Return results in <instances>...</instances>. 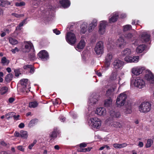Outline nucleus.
<instances>
[{
	"mask_svg": "<svg viewBox=\"0 0 154 154\" xmlns=\"http://www.w3.org/2000/svg\"><path fill=\"white\" fill-rule=\"evenodd\" d=\"M152 106V103L150 102H143L139 106V110L141 113H146L151 110Z\"/></svg>",
	"mask_w": 154,
	"mask_h": 154,
	"instance_id": "1",
	"label": "nucleus"
},
{
	"mask_svg": "<svg viewBox=\"0 0 154 154\" xmlns=\"http://www.w3.org/2000/svg\"><path fill=\"white\" fill-rule=\"evenodd\" d=\"M66 39L67 42L72 45L75 44L77 41L75 35L71 32H68L67 33L66 36Z\"/></svg>",
	"mask_w": 154,
	"mask_h": 154,
	"instance_id": "2",
	"label": "nucleus"
},
{
	"mask_svg": "<svg viewBox=\"0 0 154 154\" xmlns=\"http://www.w3.org/2000/svg\"><path fill=\"white\" fill-rule=\"evenodd\" d=\"M127 98V96L125 93L124 92L120 94L117 97L116 100V104L118 106H123Z\"/></svg>",
	"mask_w": 154,
	"mask_h": 154,
	"instance_id": "3",
	"label": "nucleus"
},
{
	"mask_svg": "<svg viewBox=\"0 0 154 154\" xmlns=\"http://www.w3.org/2000/svg\"><path fill=\"white\" fill-rule=\"evenodd\" d=\"M88 123L90 126L97 129L100 128L101 125V120L96 117L91 118Z\"/></svg>",
	"mask_w": 154,
	"mask_h": 154,
	"instance_id": "4",
	"label": "nucleus"
},
{
	"mask_svg": "<svg viewBox=\"0 0 154 154\" xmlns=\"http://www.w3.org/2000/svg\"><path fill=\"white\" fill-rule=\"evenodd\" d=\"M124 65V62L118 58H116L114 60L113 63V68L116 70L121 69Z\"/></svg>",
	"mask_w": 154,
	"mask_h": 154,
	"instance_id": "5",
	"label": "nucleus"
},
{
	"mask_svg": "<svg viewBox=\"0 0 154 154\" xmlns=\"http://www.w3.org/2000/svg\"><path fill=\"white\" fill-rule=\"evenodd\" d=\"M103 44L102 41H99L96 45L94 51L97 55L102 54L103 52Z\"/></svg>",
	"mask_w": 154,
	"mask_h": 154,
	"instance_id": "6",
	"label": "nucleus"
},
{
	"mask_svg": "<svg viewBox=\"0 0 154 154\" xmlns=\"http://www.w3.org/2000/svg\"><path fill=\"white\" fill-rule=\"evenodd\" d=\"M134 84L135 86L140 89L144 88L145 85L144 81L139 77L136 78Z\"/></svg>",
	"mask_w": 154,
	"mask_h": 154,
	"instance_id": "7",
	"label": "nucleus"
},
{
	"mask_svg": "<svg viewBox=\"0 0 154 154\" xmlns=\"http://www.w3.org/2000/svg\"><path fill=\"white\" fill-rule=\"evenodd\" d=\"M107 25V22L106 21L103 20L100 22L98 30L100 34L103 35L105 33Z\"/></svg>",
	"mask_w": 154,
	"mask_h": 154,
	"instance_id": "8",
	"label": "nucleus"
},
{
	"mask_svg": "<svg viewBox=\"0 0 154 154\" xmlns=\"http://www.w3.org/2000/svg\"><path fill=\"white\" fill-rule=\"evenodd\" d=\"M145 69V67L141 66L135 67L132 69L131 72L133 74L137 75L142 73Z\"/></svg>",
	"mask_w": 154,
	"mask_h": 154,
	"instance_id": "9",
	"label": "nucleus"
},
{
	"mask_svg": "<svg viewBox=\"0 0 154 154\" xmlns=\"http://www.w3.org/2000/svg\"><path fill=\"white\" fill-rule=\"evenodd\" d=\"M38 58H40L42 61H46L47 60L48 57V53L45 50L40 51L38 54Z\"/></svg>",
	"mask_w": 154,
	"mask_h": 154,
	"instance_id": "10",
	"label": "nucleus"
},
{
	"mask_svg": "<svg viewBox=\"0 0 154 154\" xmlns=\"http://www.w3.org/2000/svg\"><path fill=\"white\" fill-rule=\"evenodd\" d=\"M145 79L149 83H154V77L152 73L149 71L147 70L145 76Z\"/></svg>",
	"mask_w": 154,
	"mask_h": 154,
	"instance_id": "11",
	"label": "nucleus"
},
{
	"mask_svg": "<svg viewBox=\"0 0 154 154\" xmlns=\"http://www.w3.org/2000/svg\"><path fill=\"white\" fill-rule=\"evenodd\" d=\"M25 49L23 50V51L24 53H28L31 50H32L34 51V47L32 44L31 42H26V43L25 46Z\"/></svg>",
	"mask_w": 154,
	"mask_h": 154,
	"instance_id": "12",
	"label": "nucleus"
},
{
	"mask_svg": "<svg viewBox=\"0 0 154 154\" xmlns=\"http://www.w3.org/2000/svg\"><path fill=\"white\" fill-rule=\"evenodd\" d=\"M28 81V79H22L20 81V84L21 85V87L20 89V91L21 92H27L26 87Z\"/></svg>",
	"mask_w": 154,
	"mask_h": 154,
	"instance_id": "13",
	"label": "nucleus"
},
{
	"mask_svg": "<svg viewBox=\"0 0 154 154\" xmlns=\"http://www.w3.org/2000/svg\"><path fill=\"white\" fill-rule=\"evenodd\" d=\"M117 85L115 84L111 88L108 89L106 92V95L108 97L111 98L114 95V91L115 89L116 88Z\"/></svg>",
	"mask_w": 154,
	"mask_h": 154,
	"instance_id": "14",
	"label": "nucleus"
},
{
	"mask_svg": "<svg viewBox=\"0 0 154 154\" xmlns=\"http://www.w3.org/2000/svg\"><path fill=\"white\" fill-rule=\"evenodd\" d=\"M112 57V54L111 53H108L106 56L105 64L106 67H108L109 66Z\"/></svg>",
	"mask_w": 154,
	"mask_h": 154,
	"instance_id": "15",
	"label": "nucleus"
},
{
	"mask_svg": "<svg viewBox=\"0 0 154 154\" xmlns=\"http://www.w3.org/2000/svg\"><path fill=\"white\" fill-rule=\"evenodd\" d=\"M150 34L147 32H142L141 35V39L143 42H149L150 39Z\"/></svg>",
	"mask_w": 154,
	"mask_h": 154,
	"instance_id": "16",
	"label": "nucleus"
},
{
	"mask_svg": "<svg viewBox=\"0 0 154 154\" xmlns=\"http://www.w3.org/2000/svg\"><path fill=\"white\" fill-rule=\"evenodd\" d=\"M85 45L86 43L85 40L84 39H82L75 47V49L76 50L80 51V50L83 49L84 48Z\"/></svg>",
	"mask_w": 154,
	"mask_h": 154,
	"instance_id": "17",
	"label": "nucleus"
},
{
	"mask_svg": "<svg viewBox=\"0 0 154 154\" xmlns=\"http://www.w3.org/2000/svg\"><path fill=\"white\" fill-rule=\"evenodd\" d=\"M96 113L100 116H104L106 114V110L104 108L99 107L96 109Z\"/></svg>",
	"mask_w": 154,
	"mask_h": 154,
	"instance_id": "18",
	"label": "nucleus"
},
{
	"mask_svg": "<svg viewBox=\"0 0 154 154\" xmlns=\"http://www.w3.org/2000/svg\"><path fill=\"white\" fill-rule=\"evenodd\" d=\"M119 13L118 12H115L111 15L112 17L109 18V21L110 23L116 22L119 17Z\"/></svg>",
	"mask_w": 154,
	"mask_h": 154,
	"instance_id": "19",
	"label": "nucleus"
},
{
	"mask_svg": "<svg viewBox=\"0 0 154 154\" xmlns=\"http://www.w3.org/2000/svg\"><path fill=\"white\" fill-rule=\"evenodd\" d=\"M60 3L62 7L64 8H68L70 5L69 0H62L60 1Z\"/></svg>",
	"mask_w": 154,
	"mask_h": 154,
	"instance_id": "20",
	"label": "nucleus"
},
{
	"mask_svg": "<svg viewBox=\"0 0 154 154\" xmlns=\"http://www.w3.org/2000/svg\"><path fill=\"white\" fill-rule=\"evenodd\" d=\"M88 25V23L86 22H84L82 24L80 28V32L81 33L84 34L86 32L87 30Z\"/></svg>",
	"mask_w": 154,
	"mask_h": 154,
	"instance_id": "21",
	"label": "nucleus"
},
{
	"mask_svg": "<svg viewBox=\"0 0 154 154\" xmlns=\"http://www.w3.org/2000/svg\"><path fill=\"white\" fill-rule=\"evenodd\" d=\"M55 8V7L49 5V18L51 17L52 19V18L54 17Z\"/></svg>",
	"mask_w": 154,
	"mask_h": 154,
	"instance_id": "22",
	"label": "nucleus"
},
{
	"mask_svg": "<svg viewBox=\"0 0 154 154\" xmlns=\"http://www.w3.org/2000/svg\"><path fill=\"white\" fill-rule=\"evenodd\" d=\"M97 96L95 94L91 96L89 98L88 102L91 103V105L95 104L97 101Z\"/></svg>",
	"mask_w": 154,
	"mask_h": 154,
	"instance_id": "23",
	"label": "nucleus"
},
{
	"mask_svg": "<svg viewBox=\"0 0 154 154\" xmlns=\"http://www.w3.org/2000/svg\"><path fill=\"white\" fill-rule=\"evenodd\" d=\"M118 44L119 46L121 48H123L126 45V42H125V40L122 37H120L118 39Z\"/></svg>",
	"mask_w": 154,
	"mask_h": 154,
	"instance_id": "24",
	"label": "nucleus"
},
{
	"mask_svg": "<svg viewBox=\"0 0 154 154\" xmlns=\"http://www.w3.org/2000/svg\"><path fill=\"white\" fill-rule=\"evenodd\" d=\"M146 46L145 45H139L136 48V51L137 53H142L145 49Z\"/></svg>",
	"mask_w": 154,
	"mask_h": 154,
	"instance_id": "25",
	"label": "nucleus"
},
{
	"mask_svg": "<svg viewBox=\"0 0 154 154\" xmlns=\"http://www.w3.org/2000/svg\"><path fill=\"white\" fill-rule=\"evenodd\" d=\"M124 112L125 114H131L132 112L131 107L130 104H128L125 106V109H124Z\"/></svg>",
	"mask_w": 154,
	"mask_h": 154,
	"instance_id": "26",
	"label": "nucleus"
},
{
	"mask_svg": "<svg viewBox=\"0 0 154 154\" xmlns=\"http://www.w3.org/2000/svg\"><path fill=\"white\" fill-rule=\"evenodd\" d=\"M110 115L113 118H118L120 116L119 112L111 111L110 112Z\"/></svg>",
	"mask_w": 154,
	"mask_h": 154,
	"instance_id": "27",
	"label": "nucleus"
},
{
	"mask_svg": "<svg viewBox=\"0 0 154 154\" xmlns=\"http://www.w3.org/2000/svg\"><path fill=\"white\" fill-rule=\"evenodd\" d=\"M13 77L14 75L12 73H9L5 77V79L6 82H9L12 80Z\"/></svg>",
	"mask_w": 154,
	"mask_h": 154,
	"instance_id": "28",
	"label": "nucleus"
},
{
	"mask_svg": "<svg viewBox=\"0 0 154 154\" xmlns=\"http://www.w3.org/2000/svg\"><path fill=\"white\" fill-rule=\"evenodd\" d=\"M20 133L21 137L25 139L27 138L28 134L27 131L22 130L20 131Z\"/></svg>",
	"mask_w": 154,
	"mask_h": 154,
	"instance_id": "29",
	"label": "nucleus"
},
{
	"mask_svg": "<svg viewBox=\"0 0 154 154\" xmlns=\"http://www.w3.org/2000/svg\"><path fill=\"white\" fill-rule=\"evenodd\" d=\"M131 51L129 48H126L124 49L122 52V56H128L131 54Z\"/></svg>",
	"mask_w": 154,
	"mask_h": 154,
	"instance_id": "30",
	"label": "nucleus"
},
{
	"mask_svg": "<svg viewBox=\"0 0 154 154\" xmlns=\"http://www.w3.org/2000/svg\"><path fill=\"white\" fill-rule=\"evenodd\" d=\"M60 132L59 130H58L57 129L54 130L51 134L50 137L51 138V139L53 138H55L57 137V135L60 134Z\"/></svg>",
	"mask_w": 154,
	"mask_h": 154,
	"instance_id": "31",
	"label": "nucleus"
},
{
	"mask_svg": "<svg viewBox=\"0 0 154 154\" xmlns=\"http://www.w3.org/2000/svg\"><path fill=\"white\" fill-rule=\"evenodd\" d=\"M111 126L112 127L116 128H121L122 126V124L117 122H114L111 124Z\"/></svg>",
	"mask_w": 154,
	"mask_h": 154,
	"instance_id": "32",
	"label": "nucleus"
},
{
	"mask_svg": "<svg viewBox=\"0 0 154 154\" xmlns=\"http://www.w3.org/2000/svg\"><path fill=\"white\" fill-rule=\"evenodd\" d=\"M112 100L111 98L109 99L106 100L104 103V106L105 107H109L112 104Z\"/></svg>",
	"mask_w": 154,
	"mask_h": 154,
	"instance_id": "33",
	"label": "nucleus"
},
{
	"mask_svg": "<svg viewBox=\"0 0 154 154\" xmlns=\"http://www.w3.org/2000/svg\"><path fill=\"white\" fill-rule=\"evenodd\" d=\"M11 4V3L8 1L5 0H0V6L5 7L6 5Z\"/></svg>",
	"mask_w": 154,
	"mask_h": 154,
	"instance_id": "34",
	"label": "nucleus"
},
{
	"mask_svg": "<svg viewBox=\"0 0 154 154\" xmlns=\"http://www.w3.org/2000/svg\"><path fill=\"white\" fill-rule=\"evenodd\" d=\"M16 113L14 112H9L5 115V116L7 117V119L9 120L12 118L15 115Z\"/></svg>",
	"mask_w": 154,
	"mask_h": 154,
	"instance_id": "35",
	"label": "nucleus"
},
{
	"mask_svg": "<svg viewBox=\"0 0 154 154\" xmlns=\"http://www.w3.org/2000/svg\"><path fill=\"white\" fill-rule=\"evenodd\" d=\"M8 88L5 86L2 87L0 89V93L2 95H3L5 94L8 91Z\"/></svg>",
	"mask_w": 154,
	"mask_h": 154,
	"instance_id": "36",
	"label": "nucleus"
},
{
	"mask_svg": "<svg viewBox=\"0 0 154 154\" xmlns=\"http://www.w3.org/2000/svg\"><path fill=\"white\" fill-rule=\"evenodd\" d=\"M38 104L36 101L31 102L29 103V106L30 108H35L38 106Z\"/></svg>",
	"mask_w": 154,
	"mask_h": 154,
	"instance_id": "37",
	"label": "nucleus"
},
{
	"mask_svg": "<svg viewBox=\"0 0 154 154\" xmlns=\"http://www.w3.org/2000/svg\"><path fill=\"white\" fill-rule=\"evenodd\" d=\"M38 120L36 119H35L31 120L29 123L28 125L29 127H31L33 126L37 122Z\"/></svg>",
	"mask_w": 154,
	"mask_h": 154,
	"instance_id": "38",
	"label": "nucleus"
},
{
	"mask_svg": "<svg viewBox=\"0 0 154 154\" xmlns=\"http://www.w3.org/2000/svg\"><path fill=\"white\" fill-rule=\"evenodd\" d=\"M131 29L132 26L130 25H126L123 26V31L124 32L130 30Z\"/></svg>",
	"mask_w": 154,
	"mask_h": 154,
	"instance_id": "39",
	"label": "nucleus"
},
{
	"mask_svg": "<svg viewBox=\"0 0 154 154\" xmlns=\"http://www.w3.org/2000/svg\"><path fill=\"white\" fill-rule=\"evenodd\" d=\"M9 62V60L7 59L5 57H3L1 59V63L3 65H8Z\"/></svg>",
	"mask_w": 154,
	"mask_h": 154,
	"instance_id": "40",
	"label": "nucleus"
},
{
	"mask_svg": "<svg viewBox=\"0 0 154 154\" xmlns=\"http://www.w3.org/2000/svg\"><path fill=\"white\" fill-rule=\"evenodd\" d=\"M133 36V35L131 33H128L124 35V37L126 39L131 41V39Z\"/></svg>",
	"mask_w": 154,
	"mask_h": 154,
	"instance_id": "41",
	"label": "nucleus"
},
{
	"mask_svg": "<svg viewBox=\"0 0 154 154\" xmlns=\"http://www.w3.org/2000/svg\"><path fill=\"white\" fill-rule=\"evenodd\" d=\"M10 43L12 45H15L18 43V41L15 39L10 38L9 40Z\"/></svg>",
	"mask_w": 154,
	"mask_h": 154,
	"instance_id": "42",
	"label": "nucleus"
},
{
	"mask_svg": "<svg viewBox=\"0 0 154 154\" xmlns=\"http://www.w3.org/2000/svg\"><path fill=\"white\" fill-rule=\"evenodd\" d=\"M132 60H131V61H130V62H132V63L134 62L136 63L138 61L139 59V57L138 56H134L132 57Z\"/></svg>",
	"mask_w": 154,
	"mask_h": 154,
	"instance_id": "43",
	"label": "nucleus"
},
{
	"mask_svg": "<svg viewBox=\"0 0 154 154\" xmlns=\"http://www.w3.org/2000/svg\"><path fill=\"white\" fill-rule=\"evenodd\" d=\"M153 143V141L151 139H149L147 140V143L146 145V146L147 148H149L151 146Z\"/></svg>",
	"mask_w": 154,
	"mask_h": 154,
	"instance_id": "44",
	"label": "nucleus"
},
{
	"mask_svg": "<svg viewBox=\"0 0 154 154\" xmlns=\"http://www.w3.org/2000/svg\"><path fill=\"white\" fill-rule=\"evenodd\" d=\"M28 57L31 60H33L36 59L35 53L33 52L29 53L28 55Z\"/></svg>",
	"mask_w": 154,
	"mask_h": 154,
	"instance_id": "45",
	"label": "nucleus"
},
{
	"mask_svg": "<svg viewBox=\"0 0 154 154\" xmlns=\"http://www.w3.org/2000/svg\"><path fill=\"white\" fill-rule=\"evenodd\" d=\"M117 76V75L116 72H112L110 76V79L112 80H114L116 79Z\"/></svg>",
	"mask_w": 154,
	"mask_h": 154,
	"instance_id": "46",
	"label": "nucleus"
},
{
	"mask_svg": "<svg viewBox=\"0 0 154 154\" xmlns=\"http://www.w3.org/2000/svg\"><path fill=\"white\" fill-rule=\"evenodd\" d=\"M14 72L15 73V75L16 77H18L20 74H21L20 69H14Z\"/></svg>",
	"mask_w": 154,
	"mask_h": 154,
	"instance_id": "47",
	"label": "nucleus"
},
{
	"mask_svg": "<svg viewBox=\"0 0 154 154\" xmlns=\"http://www.w3.org/2000/svg\"><path fill=\"white\" fill-rule=\"evenodd\" d=\"M25 5V3L23 2H16L15 3V5L17 7H20L24 6Z\"/></svg>",
	"mask_w": 154,
	"mask_h": 154,
	"instance_id": "48",
	"label": "nucleus"
},
{
	"mask_svg": "<svg viewBox=\"0 0 154 154\" xmlns=\"http://www.w3.org/2000/svg\"><path fill=\"white\" fill-rule=\"evenodd\" d=\"M95 27V26H94L91 25L89 24V25L88 28V32H92L93 30Z\"/></svg>",
	"mask_w": 154,
	"mask_h": 154,
	"instance_id": "49",
	"label": "nucleus"
},
{
	"mask_svg": "<svg viewBox=\"0 0 154 154\" xmlns=\"http://www.w3.org/2000/svg\"><path fill=\"white\" fill-rule=\"evenodd\" d=\"M90 24L96 27L97 25V20L96 19H94Z\"/></svg>",
	"mask_w": 154,
	"mask_h": 154,
	"instance_id": "50",
	"label": "nucleus"
},
{
	"mask_svg": "<svg viewBox=\"0 0 154 154\" xmlns=\"http://www.w3.org/2000/svg\"><path fill=\"white\" fill-rule=\"evenodd\" d=\"M132 57L127 56L125 57L124 59L125 61L128 63H132V62L129 61L132 60Z\"/></svg>",
	"mask_w": 154,
	"mask_h": 154,
	"instance_id": "51",
	"label": "nucleus"
},
{
	"mask_svg": "<svg viewBox=\"0 0 154 154\" xmlns=\"http://www.w3.org/2000/svg\"><path fill=\"white\" fill-rule=\"evenodd\" d=\"M54 33L57 35H59L60 33V31L58 30L57 29H55L53 30Z\"/></svg>",
	"mask_w": 154,
	"mask_h": 154,
	"instance_id": "52",
	"label": "nucleus"
},
{
	"mask_svg": "<svg viewBox=\"0 0 154 154\" xmlns=\"http://www.w3.org/2000/svg\"><path fill=\"white\" fill-rule=\"evenodd\" d=\"M120 145L119 149H121L126 147L127 146V144L126 143H123L120 144Z\"/></svg>",
	"mask_w": 154,
	"mask_h": 154,
	"instance_id": "53",
	"label": "nucleus"
},
{
	"mask_svg": "<svg viewBox=\"0 0 154 154\" xmlns=\"http://www.w3.org/2000/svg\"><path fill=\"white\" fill-rule=\"evenodd\" d=\"M11 51L13 53L15 54L16 53V52H18L19 50L17 47H15L14 49H11Z\"/></svg>",
	"mask_w": 154,
	"mask_h": 154,
	"instance_id": "54",
	"label": "nucleus"
},
{
	"mask_svg": "<svg viewBox=\"0 0 154 154\" xmlns=\"http://www.w3.org/2000/svg\"><path fill=\"white\" fill-rule=\"evenodd\" d=\"M32 66V65H26L23 66V68L24 69H29L31 68Z\"/></svg>",
	"mask_w": 154,
	"mask_h": 154,
	"instance_id": "55",
	"label": "nucleus"
},
{
	"mask_svg": "<svg viewBox=\"0 0 154 154\" xmlns=\"http://www.w3.org/2000/svg\"><path fill=\"white\" fill-rule=\"evenodd\" d=\"M112 146L115 148L119 149L120 144L115 143L113 144Z\"/></svg>",
	"mask_w": 154,
	"mask_h": 154,
	"instance_id": "56",
	"label": "nucleus"
},
{
	"mask_svg": "<svg viewBox=\"0 0 154 154\" xmlns=\"http://www.w3.org/2000/svg\"><path fill=\"white\" fill-rule=\"evenodd\" d=\"M105 148H106V149H110L109 147V146H108L107 145H105V146H103L100 147L99 148V150H102Z\"/></svg>",
	"mask_w": 154,
	"mask_h": 154,
	"instance_id": "57",
	"label": "nucleus"
},
{
	"mask_svg": "<svg viewBox=\"0 0 154 154\" xmlns=\"http://www.w3.org/2000/svg\"><path fill=\"white\" fill-rule=\"evenodd\" d=\"M14 135L15 137H20V133H19L17 131H15L14 132Z\"/></svg>",
	"mask_w": 154,
	"mask_h": 154,
	"instance_id": "58",
	"label": "nucleus"
},
{
	"mask_svg": "<svg viewBox=\"0 0 154 154\" xmlns=\"http://www.w3.org/2000/svg\"><path fill=\"white\" fill-rule=\"evenodd\" d=\"M59 119L61 122H64L65 120V118L62 116H60Z\"/></svg>",
	"mask_w": 154,
	"mask_h": 154,
	"instance_id": "59",
	"label": "nucleus"
},
{
	"mask_svg": "<svg viewBox=\"0 0 154 154\" xmlns=\"http://www.w3.org/2000/svg\"><path fill=\"white\" fill-rule=\"evenodd\" d=\"M17 149L23 152L24 150V149L23 148V147L21 146H19L17 147Z\"/></svg>",
	"mask_w": 154,
	"mask_h": 154,
	"instance_id": "60",
	"label": "nucleus"
},
{
	"mask_svg": "<svg viewBox=\"0 0 154 154\" xmlns=\"http://www.w3.org/2000/svg\"><path fill=\"white\" fill-rule=\"evenodd\" d=\"M26 19L23 20L22 22L20 23L19 24V27H21L22 26H23V24L26 23Z\"/></svg>",
	"mask_w": 154,
	"mask_h": 154,
	"instance_id": "61",
	"label": "nucleus"
},
{
	"mask_svg": "<svg viewBox=\"0 0 154 154\" xmlns=\"http://www.w3.org/2000/svg\"><path fill=\"white\" fill-rule=\"evenodd\" d=\"M87 146V144L84 143H80V144L79 146L80 148L85 147Z\"/></svg>",
	"mask_w": 154,
	"mask_h": 154,
	"instance_id": "62",
	"label": "nucleus"
},
{
	"mask_svg": "<svg viewBox=\"0 0 154 154\" xmlns=\"http://www.w3.org/2000/svg\"><path fill=\"white\" fill-rule=\"evenodd\" d=\"M91 149V148L88 147L86 148H84V149L83 150V151H84V152H87L90 151Z\"/></svg>",
	"mask_w": 154,
	"mask_h": 154,
	"instance_id": "63",
	"label": "nucleus"
},
{
	"mask_svg": "<svg viewBox=\"0 0 154 154\" xmlns=\"http://www.w3.org/2000/svg\"><path fill=\"white\" fill-rule=\"evenodd\" d=\"M59 99H56L55 101H54L53 103V104L54 105H55L57 104H58L59 103Z\"/></svg>",
	"mask_w": 154,
	"mask_h": 154,
	"instance_id": "64",
	"label": "nucleus"
}]
</instances>
